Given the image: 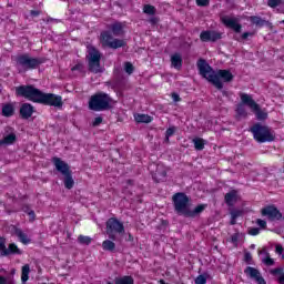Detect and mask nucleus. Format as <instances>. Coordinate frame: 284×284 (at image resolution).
Listing matches in <instances>:
<instances>
[{"instance_id":"nucleus-41","label":"nucleus","mask_w":284,"mask_h":284,"mask_svg":"<svg viewBox=\"0 0 284 284\" xmlns=\"http://www.w3.org/2000/svg\"><path fill=\"white\" fill-rule=\"evenodd\" d=\"M248 234H250L251 236H258V234H261V229H258V227L250 229V230H248Z\"/></svg>"},{"instance_id":"nucleus-45","label":"nucleus","mask_w":284,"mask_h":284,"mask_svg":"<svg viewBox=\"0 0 284 284\" xmlns=\"http://www.w3.org/2000/svg\"><path fill=\"white\" fill-rule=\"evenodd\" d=\"M256 224L262 227V230H265V227H267V222L265 220L257 219Z\"/></svg>"},{"instance_id":"nucleus-56","label":"nucleus","mask_w":284,"mask_h":284,"mask_svg":"<svg viewBox=\"0 0 284 284\" xmlns=\"http://www.w3.org/2000/svg\"><path fill=\"white\" fill-rule=\"evenodd\" d=\"M128 241H134V236H132V234H130V233H129Z\"/></svg>"},{"instance_id":"nucleus-62","label":"nucleus","mask_w":284,"mask_h":284,"mask_svg":"<svg viewBox=\"0 0 284 284\" xmlns=\"http://www.w3.org/2000/svg\"><path fill=\"white\" fill-rule=\"evenodd\" d=\"M12 274H14V270L12 271Z\"/></svg>"},{"instance_id":"nucleus-30","label":"nucleus","mask_w":284,"mask_h":284,"mask_svg":"<svg viewBox=\"0 0 284 284\" xmlns=\"http://www.w3.org/2000/svg\"><path fill=\"white\" fill-rule=\"evenodd\" d=\"M271 274L273 276H277L278 275V283L280 284H284V272H283V267H277V268H274V270H271Z\"/></svg>"},{"instance_id":"nucleus-18","label":"nucleus","mask_w":284,"mask_h":284,"mask_svg":"<svg viewBox=\"0 0 284 284\" xmlns=\"http://www.w3.org/2000/svg\"><path fill=\"white\" fill-rule=\"evenodd\" d=\"M242 97L243 93H241L240 98ZM245 105H247V103L243 102V99H241V102L236 105L235 109L236 121H243V119H247V109H245Z\"/></svg>"},{"instance_id":"nucleus-47","label":"nucleus","mask_w":284,"mask_h":284,"mask_svg":"<svg viewBox=\"0 0 284 284\" xmlns=\"http://www.w3.org/2000/svg\"><path fill=\"white\" fill-rule=\"evenodd\" d=\"M264 263L270 267L274 265V258L270 257V254H267L266 258H264Z\"/></svg>"},{"instance_id":"nucleus-46","label":"nucleus","mask_w":284,"mask_h":284,"mask_svg":"<svg viewBox=\"0 0 284 284\" xmlns=\"http://www.w3.org/2000/svg\"><path fill=\"white\" fill-rule=\"evenodd\" d=\"M244 261L245 263H247V265H250V263H252V253L250 252L244 253Z\"/></svg>"},{"instance_id":"nucleus-39","label":"nucleus","mask_w":284,"mask_h":284,"mask_svg":"<svg viewBox=\"0 0 284 284\" xmlns=\"http://www.w3.org/2000/svg\"><path fill=\"white\" fill-rule=\"evenodd\" d=\"M207 283V277L205 275H199L195 278V284H205Z\"/></svg>"},{"instance_id":"nucleus-8","label":"nucleus","mask_w":284,"mask_h":284,"mask_svg":"<svg viewBox=\"0 0 284 284\" xmlns=\"http://www.w3.org/2000/svg\"><path fill=\"white\" fill-rule=\"evenodd\" d=\"M87 59L89 72H92L93 74H101V72H103V69L101 68V51H99V49L94 45H89Z\"/></svg>"},{"instance_id":"nucleus-28","label":"nucleus","mask_w":284,"mask_h":284,"mask_svg":"<svg viewBox=\"0 0 284 284\" xmlns=\"http://www.w3.org/2000/svg\"><path fill=\"white\" fill-rule=\"evenodd\" d=\"M244 239H245V233L236 232L233 235H231V243H233L235 247H239V241H243Z\"/></svg>"},{"instance_id":"nucleus-34","label":"nucleus","mask_w":284,"mask_h":284,"mask_svg":"<svg viewBox=\"0 0 284 284\" xmlns=\"http://www.w3.org/2000/svg\"><path fill=\"white\" fill-rule=\"evenodd\" d=\"M194 148L197 151L205 150V140L201 138L193 139Z\"/></svg>"},{"instance_id":"nucleus-7","label":"nucleus","mask_w":284,"mask_h":284,"mask_svg":"<svg viewBox=\"0 0 284 284\" xmlns=\"http://www.w3.org/2000/svg\"><path fill=\"white\" fill-rule=\"evenodd\" d=\"M44 61L45 58H32L30 54L24 53L16 58V65L28 72V70H37Z\"/></svg>"},{"instance_id":"nucleus-35","label":"nucleus","mask_w":284,"mask_h":284,"mask_svg":"<svg viewBox=\"0 0 284 284\" xmlns=\"http://www.w3.org/2000/svg\"><path fill=\"white\" fill-rule=\"evenodd\" d=\"M78 243H80V245H90V243H92V237L85 236V235H79Z\"/></svg>"},{"instance_id":"nucleus-11","label":"nucleus","mask_w":284,"mask_h":284,"mask_svg":"<svg viewBox=\"0 0 284 284\" xmlns=\"http://www.w3.org/2000/svg\"><path fill=\"white\" fill-rule=\"evenodd\" d=\"M101 37L104 44L111 50H119V48H125V45H128V42H125V40L114 39L112 37V33H110L109 31H103L101 33Z\"/></svg>"},{"instance_id":"nucleus-9","label":"nucleus","mask_w":284,"mask_h":284,"mask_svg":"<svg viewBox=\"0 0 284 284\" xmlns=\"http://www.w3.org/2000/svg\"><path fill=\"white\" fill-rule=\"evenodd\" d=\"M106 234L110 241H121L119 236H123L125 234V226L119 219L110 217L106 221Z\"/></svg>"},{"instance_id":"nucleus-60","label":"nucleus","mask_w":284,"mask_h":284,"mask_svg":"<svg viewBox=\"0 0 284 284\" xmlns=\"http://www.w3.org/2000/svg\"><path fill=\"white\" fill-rule=\"evenodd\" d=\"M281 23H283V24H284V20H282V21H281Z\"/></svg>"},{"instance_id":"nucleus-5","label":"nucleus","mask_w":284,"mask_h":284,"mask_svg":"<svg viewBox=\"0 0 284 284\" xmlns=\"http://www.w3.org/2000/svg\"><path fill=\"white\" fill-rule=\"evenodd\" d=\"M250 132H252L253 138L257 143H272V141H276L274 131H272L270 126L258 122L251 126Z\"/></svg>"},{"instance_id":"nucleus-36","label":"nucleus","mask_w":284,"mask_h":284,"mask_svg":"<svg viewBox=\"0 0 284 284\" xmlns=\"http://www.w3.org/2000/svg\"><path fill=\"white\" fill-rule=\"evenodd\" d=\"M143 13L144 14H156V8L154 6L151 4H145L143 8Z\"/></svg>"},{"instance_id":"nucleus-55","label":"nucleus","mask_w":284,"mask_h":284,"mask_svg":"<svg viewBox=\"0 0 284 284\" xmlns=\"http://www.w3.org/2000/svg\"><path fill=\"white\" fill-rule=\"evenodd\" d=\"M230 224H231V225H236V219H234L233 216H231Z\"/></svg>"},{"instance_id":"nucleus-4","label":"nucleus","mask_w":284,"mask_h":284,"mask_svg":"<svg viewBox=\"0 0 284 284\" xmlns=\"http://www.w3.org/2000/svg\"><path fill=\"white\" fill-rule=\"evenodd\" d=\"M89 110L93 112H105L112 110V98L105 92H98L89 99Z\"/></svg>"},{"instance_id":"nucleus-27","label":"nucleus","mask_w":284,"mask_h":284,"mask_svg":"<svg viewBox=\"0 0 284 284\" xmlns=\"http://www.w3.org/2000/svg\"><path fill=\"white\" fill-rule=\"evenodd\" d=\"M134 120L136 121V123H152V116L148 114L138 113L136 115H134Z\"/></svg>"},{"instance_id":"nucleus-12","label":"nucleus","mask_w":284,"mask_h":284,"mask_svg":"<svg viewBox=\"0 0 284 284\" xmlns=\"http://www.w3.org/2000/svg\"><path fill=\"white\" fill-rule=\"evenodd\" d=\"M21 255L23 254L22 251H20L19 246L17 244L11 243L8 247H6V239L0 237V255L1 256H10V255Z\"/></svg>"},{"instance_id":"nucleus-42","label":"nucleus","mask_w":284,"mask_h":284,"mask_svg":"<svg viewBox=\"0 0 284 284\" xmlns=\"http://www.w3.org/2000/svg\"><path fill=\"white\" fill-rule=\"evenodd\" d=\"M196 4L200 6V8H207L210 0H196Z\"/></svg>"},{"instance_id":"nucleus-40","label":"nucleus","mask_w":284,"mask_h":284,"mask_svg":"<svg viewBox=\"0 0 284 284\" xmlns=\"http://www.w3.org/2000/svg\"><path fill=\"white\" fill-rule=\"evenodd\" d=\"M174 132H176V128L171 126L165 131L166 139H170V136H174Z\"/></svg>"},{"instance_id":"nucleus-3","label":"nucleus","mask_w":284,"mask_h":284,"mask_svg":"<svg viewBox=\"0 0 284 284\" xmlns=\"http://www.w3.org/2000/svg\"><path fill=\"white\" fill-rule=\"evenodd\" d=\"M173 206L179 216L185 219H195L201 212H204L207 204H199L194 210H190V196L184 192H178L172 196Z\"/></svg>"},{"instance_id":"nucleus-23","label":"nucleus","mask_w":284,"mask_h":284,"mask_svg":"<svg viewBox=\"0 0 284 284\" xmlns=\"http://www.w3.org/2000/svg\"><path fill=\"white\" fill-rule=\"evenodd\" d=\"M171 65L176 70H181V68H183V58L181 57V53H174L171 55Z\"/></svg>"},{"instance_id":"nucleus-2","label":"nucleus","mask_w":284,"mask_h":284,"mask_svg":"<svg viewBox=\"0 0 284 284\" xmlns=\"http://www.w3.org/2000/svg\"><path fill=\"white\" fill-rule=\"evenodd\" d=\"M196 65L201 77L212 83L216 90H223V82L232 83L234 81V74L230 70L220 69L216 72L205 59L197 60Z\"/></svg>"},{"instance_id":"nucleus-53","label":"nucleus","mask_w":284,"mask_h":284,"mask_svg":"<svg viewBox=\"0 0 284 284\" xmlns=\"http://www.w3.org/2000/svg\"><path fill=\"white\" fill-rule=\"evenodd\" d=\"M30 14H31V17H39L41 14V11L31 10Z\"/></svg>"},{"instance_id":"nucleus-24","label":"nucleus","mask_w":284,"mask_h":284,"mask_svg":"<svg viewBox=\"0 0 284 284\" xmlns=\"http://www.w3.org/2000/svg\"><path fill=\"white\" fill-rule=\"evenodd\" d=\"M110 30H111L113 37H122V34H123V23L114 22L110 26Z\"/></svg>"},{"instance_id":"nucleus-13","label":"nucleus","mask_w":284,"mask_h":284,"mask_svg":"<svg viewBox=\"0 0 284 284\" xmlns=\"http://www.w3.org/2000/svg\"><path fill=\"white\" fill-rule=\"evenodd\" d=\"M223 39V33L214 30H206L202 31L200 33V40L203 41V43L212 42L216 43V41H221Z\"/></svg>"},{"instance_id":"nucleus-37","label":"nucleus","mask_w":284,"mask_h":284,"mask_svg":"<svg viewBox=\"0 0 284 284\" xmlns=\"http://www.w3.org/2000/svg\"><path fill=\"white\" fill-rule=\"evenodd\" d=\"M124 70L126 74H132L134 72V65L132 64V62H125Z\"/></svg>"},{"instance_id":"nucleus-57","label":"nucleus","mask_w":284,"mask_h":284,"mask_svg":"<svg viewBox=\"0 0 284 284\" xmlns=\"http://www.w3.org/2000/svg\"><path fill=\"white\" fill-rule=\"evenodd\" d=\"M222 94H223V97H227V91L223 90Z\"/></svg>"},{"instance_id":"nucleus-50","label":"nucleus","mask_w":284,"mask_h":284,"mask_svg":"<svg viewBox=\"0 0 284 284\" xmlns=\"http://www.w3.org/2000/svg\"><path fill=\"white\" fill-rule=\"evenodd\" d=\"M32 210H30V205L24 204L22 205V212H24L26 214H29V212H31Z\"/></svg>"},{"instance_id":"nucleus-44","label":"nucleus","mask_w":284,"mask_h":284,"mask_svg":"<svg viewBox=\"0 0 284 284\" xmlns=\"http://www.w3.org/2000/svg\"><path fill=\"white\" fill-rule=\"evenodd\" d=\"M100 123H103V118L97 116V118L93 120L92 125H93V128H99V124H100Z\"/></svg>"},{"instance_id":"nucleus-31","label":"nucleus","mask_w":284,"mask_h":284,"mask_svg":"<svg viewBox=\"0 0 284 284\" xmlns=\"http://www.w3.org/2000/svg\"><path fill=\"white\" fill-rule=\"evenodd\" d=\"M102 248L105 252H114V250H116V244H114V242H112L111 240H105L102 243Z\"/></svg>"},{"instance_id":"nucleus-29","label":"nucleus","mask_w":284,"mask_h":284,"mask_svg":"<svg viewBox=\"0 0 284 284\" xmlns=\"http://www.w3.org/2000/svg\"><path fill=\"white\" fill-rule=\"evenodd\" d=\"M16 236H18V239L20 240L21 243H23V245H28V243H30V239H28V234L23 233L21 229L16 230Z\"/></svg>"},{"instance_id":"nucleus-59","label":"nucleus","mask_w":284,"mask_h":284,"mask_svg":"<svg viewBox=\"0 0 284 284\" xmlns=\"http://www.w3.org/2000/svg\"><path fill=\"white\" fill-rule=\"evenodd\" d=\"M165 141H166V143H169L170 142V138L168 139V136H165Z\"/></svg>"},{"instance_id":"nucleus-22","label":"nucleus","mask_w":284,"mask_h":284,"mask_svg":"<svg viewBox=\"0 0 284 284\" xmlns=\"http://www.w3.org/2000/svg\"><path fill=\"white\" fill-rule=\"evenodd\" d=\"M17 143V134L9 133L4 135L2 140H0V148H7L8 145H14Z\"/></svg>"},{"instance_id":"nucleus-16","label":"nucleus","mask_w":284,"mask_h":284,"mask_svg":"<svg viewBox=\"0 0 284 284\" xmlns=\"http://www.w3.org/2000/svg\"><path fill=\"white\" fill-rule=\"evenodd\" d=\"M150 168H156L155 171L152 172V179L155 183H161V181H165L168 176V172L163 169V164H150Z\"/></svg>"},{"instance_id":"nucleus-19","label":"nucleus","mask_w":284,"mask_h":284,"mask_svg":"<svg viewBox=\"0 0 284 284\" xmlns=\"http://www.w3.org/2000/svg\"><path fill=\"white\" fill-rule=\"evenodd\" d=\"M34 114V106L30 103H22L20 106L21 119H30Z\"/></svg>"},{"instance_id":"nucleus-26","label":"nucleus","mask_w":284,"mask_h":284,"mask_svg":"<svg viewBox=\"0 0 284 284\" xmlns=\"http://www.w3.org/2000/svg\"><path fill=\"white\" fill-rule=\"evenodd\" d=\"M268 8H280L278 12H284V0H267Z\"/></svg>"},{"instance_id":"nucleus-61","label":"nucleus","mask_w":284,"mask_h":284,"mask_svg":"<svg viewBox=\"0 0 284 284\" xmlns=\"http://www.w3.org/2000/svg\"><path fill=\"white\" fill-rule=\"evenodd\" d=\"M106 284H112V282H108Z\"/></svg>"},{"instance_id":"nucleus-58","label":"nucleus","mask_w":284,"mask_h":284,"mask_svg":"<svg viewBox=\"0 0 284 284\" xmlns=\"http://www.w3.org/2000/svg\"><path fill=\"white\" fill-rule=\"evenodd\" d=\"M255 247H256V245H254V244H252V245L250 246L251 250H255Z\"/></svg>"},{"instance_id":"nucleus-21","label":"nucleus","mask_w":284,"mask_h":284,"mask_svg":"<svg viewBox=\"0 0 284 284\" xmlns=\"http://www.w3.org/2000/svg\"><path fill=\"white\" fill-rule=\"evenodd\" d=\"M250 21L253 26H256V28H264V26H266L267 28H272V22L262 19L258 16H251Z\"/></svg>"},{"instance_id":"nucleus-33","label":"nucleus","mask_w":284,"mask_h":284,"mask_svg":"<svg viewBox=\"0 0 284 284\" xmlns=\"http://www.w3.org/2000/svg\"><path fill=\"white\" fill-rule=\"evenodd\" d=\"M115 284H134V278L132 276H123V277H116Z\"/></svg>"},{"instance_id":"nucleus-14","label":"nucleus","mask_w":284,"mask_h":284,"mask_svg":"<svg viewBox=\"0 0 284 284\" xmlns=\"http://www.w3.org/2000/svg\"><path fill=\"white\" fill-rule=\"evenodd\" d=\"M262 216H268L271 221H281L283 219V213L276 206L268 205L262 209Z\"/></svg>"},{"instance_id":"nucleus-25","label":"nucleus","mask_w":284,"mask_h":284,"mask_svg":"<svg viewBox=\"0 0 284 284\" xmlns=\"http://www.w3.org/2000/svg\"><path fill=\"white\" fill-rule=\"evenodd\" d=\"M2 116H14V104L12 103H6L2 104V111H1Z\"/></svg>"},{"instance_id":"nucleus-15","label":"nucleus","mask_w":284,"mask_h":284,"mask_svg":"<svg viewBox=\"0 0 284 284\" xmlns=\"http://www.w3.org/2000/svg\"><path fill=\"white\" fill-rule=\"evenodd\" d=\"M244 274L257 284H267V282H265V278H263V275H261V271L255 267L247 266L244 270Z\"/></svg>"},{"instance_id":"nucleus-49","label":"nucleus","mask_w":284,"mask_h":284,"mask_svg":"<svg viewBox=\"0 0 284 284\" xmlns=\"http://www.w3.org/2000/svg\"><path fill=\"white\" fill-rule=\"evenodd\" d=\"M28 216H30V221H34L37 219V214L34 213V211H29V213H27Z\"/></svg>"},{"instance_id":"nucleus-52","label":"nucleus","mask_w":284,"mask_h":284,"mask_svg":"<svg viewBox=\"0 0 284 284\" xmlns=\"http://www.w3.org/2000/svg\"><path fill=\"white\" fill-rule=\"evenodd\" d=\"M172 99H173V101H175V102L181 101V97H180L178 93H172Z\"/></svg>"},{"instance_id":"nucleus-17","label":"nucleus","mask_w":284,"mask_h":284,"mask_svg":"<svg viewBox=\"0 0 284 284\" xmlns=\"http://www.w3.org/2000/svg\"><path fill=\"white\" fill-rule=\"evenodd\" d=\"M222 23L226 28L234 30V32H236V33H241V30H243V26L241 23H239V20L236 18L223 17Z\"/></svg>"},{"instance_id":"nucleus-10","label":"nucleus","mask_w":284,"mask_h":284,"mask_svg":"<svg viewBox=\"0 0 284 284\" xmlns=\"http://www.w3.org/2000/svg\"><path fill=\"white\" fill-rule=\"evenodd\" d=\"M242 101L243 103H246L247 108L252 110L257 121H266L267 112L261 109V105H258V103L252 99V95L242 93Z\"/></svg>"},{"instance_id":"nucleus-48","label":"nucleus","mask_w":284,"mask_h":284,"mask_svg":"<svg viewBox=\"0 0 284 284\" xmlns=\"http://www.w3.org/2000/svg\"><path fill=\"white\" fill-rule=\"evenodd\" d=\"M72 72H74V71H79V72H82L83 71V64H81V63H78V64H75L74 67H72Z\"/></svg>"},{"instance_id":"nucleus-1","label":"nucleus","mask_w":284,"mask_h":284,"mask_svg":"<svg viewBox=\"0 0 284 284\" xmlns=\"http://www.w3.org/2000/svg\"><path fill=\"white\" fill-rule=\"evenodd\" d=\"M16 97H21L32 103L51 105L52 108H63V98L54 93H44L32 84L16 87Z\"/></svg>"},{"instance_id":"nucleus-54","label":"nucleus","mask_w":284,"mask_h":284,"mask_svg":"<svg viewBox=\"0 0 284 284\" xmlns=\"http://www.w3.org/2000/svg\"><path fill=\"white\" fill-rule=\"evenodd\" d=\"M8 280L3 276H0V284H7Z\"/></svg>"},{"instance_id":"nucleus-20","label":"nucleus","mask_w":284,"mask_h":284,"mask_svg":"<svg viewBox=\"0 0 284 284\" xmlns=\"http://www.w3.org/2000/svg\"><path fill=\"white\" fill-rule=\"evenodd\" d=\"M224 201L229 207H234V203L239 201V191L231 190L229 193L225 194Z\"/></svg>"},{"instance_id":"nucleus-38","label":"nucleus","mask_w":284,"mask_h":284,"mask_svg":"<svg viewBox=\"0 0 284 284\" xmlns=\"http://www.w3.org/2000/svg\"><path fill=\"white\" fill-rule=\"evenodd\" d=\"M248 37H254L253 32H244L241 38H235V41H247Z\"/></svg>"},{"instance_id":"nucleus-43","label":"nucleus","mask_w":284,"mask_h":284,"mask_svg":"<svg viewBox=\"0 0 284 284\" xmlns=\"http://www.w3.org/2000/svg\"><path fill=\"white\" fill-rule=\"evenodd\" d=\"M231 216L233 219H239V216H243V211H241V210H233V211H231Z\"/></svg>"},{"instance_id":"nucleus-6","label":"nucleus","mask_w":284,"mask_h":284,"mask_svg":"<svg viewBox=\"0 0 284 284\" xmlns=\"http://www.w3.org/2000/svg\"><path fill=\"white\" fill-rule=\"evenodd\" d=\"M51 162L53 163L57 172L64 176V187L67 190H72V187H74V179L72 178V170H70V164L58 156L52 158Z\"/></svg>"},{"instance_id":"nucleus-51","label":"nucleus","mask_w":284,"mask_h":284,"mask_svg":"<svg viewBox=\"0 0 284 284\" xmlns=\"http://www.w3.org/2000/svg\"><path fill=\"white\" fill-rule=\"evenodd\" d=\"M275 252H276L277 254H283V246H282L281 244H277V245L275 246Z\"/></svg>"},{"instance_id":"nucleus-32","label":"nucleus","mask_w":284,"mask_h":284,"mask_svg":"<svg viewBox=\"0 0 284 284\" xmlns=\"http://www.w3.org/2000/svg\"><path fill=\"white\" fill-rule=\"evenodd\" d=\"M30 278V265L26 264L22 266V274H21V281L23 284L28 283V280Z\"/></svg>"}]
</instances>
